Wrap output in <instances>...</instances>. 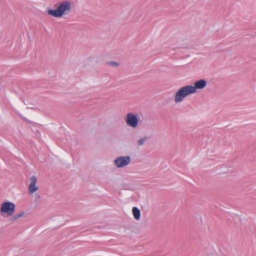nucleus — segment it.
<instances>
[{
  "label": "nucleus",
  "instance_id": "6",
  "mask_svg": "<svg viewBox=\"0 0 256 256\" xmlns=\"http://www.w3.org/2000/svg\"><path fill=\"white\" fill-rule=\"evenodd\" d=\"M206 86V81L204 79H201L196 81L194 86H190V88L193 94L195 93L196 89H202Z\"/></svg>",
  "mask_w": 256,
  "mask_h": 256
},
{
  "label": "nucleus",
  "instance_id": "11",
  "mask_svg": "<svg viewBox=\"0 0 256 256\" xmlns=\"http://www.w3.org/2000/svg\"><path fill=\"white\" fill-rule=\"evenodd\" d=\"M108 64L114 66V67H118L119 66V64H118L117 62L110 61L107 62Z\"/></svg>",
  "mask_w": 256,
  "mask_h": 256
},
{
  "label": "nucleus",
  "instance_id": "5",
  "mask_svg": "<svg viewBox=\"0 0 256 256\" xmlns=\"http://www.w3.org/2000/svg\"><path fill=\"white\" fill-rule=\"evenodd\" d=\"M130 158L129 156H119L115 160V164L118 168H123L128 165L130 162Z\"/></svg>",
  "mask_w": 256,
  "mask_h": 256
},
{
  "label": "nucleus",
  "instance_id": "3",
  "mask_svg": "<svg viewBox=\"0 0 256 256\" xmlns=\"http://www.w3.org/2000/svg\"><path fill=\"white\" fill-rule=\"evenodd\" d=\"M16 206L14 203L8 201L4 202L2 204L0 208V213L2 216V214H6L8 216H12L14 212Z\"/></svg>",
  "mask_w": 256,
  "mask_h": 256
},
{
  "label": "nucleus",
  "instance_id": "9",
  "mask_svg": "<svg viewBox=\"0 0 256 256\" xmlns=\"http://www.w3.org/2000/svg\"><path fill=\"white\" fill-rule=\"evenodd\" d=\"M148 140V138L146 136L144 137L143 138L139 140L138 141V145L139 146H142L144 143Z\"/></svg>",
  "mask_w": 256,
  "mask_h": 256
},
{
  "label": "nucleus",
  "instance_id": "4",
  "mask_svg": "<svg viewBox=\"0 0 256 256\" xmlns=\"http://www.w3.org/2000/svg\"><path fill=\"white\" fill-rule=\"evenodd\" d=\"M139 118L138 114L130 112L126 114L125 120L128 126L136 128L138 126Z\"/></svg>",
  "mask_w": 256,
  "mask_h": 256
},
{
  "label": "nucleus",
  "instance_id": "1",
  "mask_svg": "<svg viewBox=\"0 0 256 256\" xmlns=\"http://www.w3.org/2000/svg\"><path fill=\"white\" fill-rule=\"evenodd\" d=\"M71 4L68 1L62 2L56 10L49 9L48 14L56 18L62 17L64 14H68L70 11Z\"/></svg>",
  "mask_w": 256,
  "mask_h": 256
},
{
  "label": "nucleus",
  "instance_id": "10",
  "mask_svg": "<svg viewBox=\"0 0 256 256\" xmlns=\"http://www.w3.org/2000/svg\"><path fill=\"white\" fill-rule=\"evenodd\" d=\"M24 214V212H21L19 214L14 216L11 218L13 220H16L18 219V218L22 217Z\"/></svg>",
  "mask_w": 256,
  "mask_h": 256
},
{
  "label": "nucleus",
  "instance_id": "8",
  "mask_svg": "<svg viewBox=\"0 0 256 256\" xmlns=\"http://www.w3.org/2000/svg\"><path fill=\"white\" fill-rule=\"evenodd\" d=\"M132 214L134 215V218L136 220H140V210L136 206L133 207L132 209Z\"/></svg>",
  "mask_w": 256,
  "mask_h": 256
},
{
  "label": "nucleus",
  "instance_id": "7",
  "mask_svg": "<svg viewBox=\"0 0 256 256\" xmlns=\"http://www.w3.org/2000/svg\"><path fill=\"white\" fill-rule=\"evenodd\" d=\"M30 182L28 186V191L30 194H32L38 189V187L36 186V176H32L30 178Z\"/></svg>",
  "mask_w": 256,
  "mask_h": 256
},
{
  "label": "nucleus",
  "instance_id": "2",
  "mask_svg": "<svg viewBox=\"0 0 256 256\" xmlns=\"http://www.w3.org/2000/svg\"><path fill=\"white\" fill-rule=\"evenodd\" d=\"M193 94L190 88V86H186L180 88L176 94L174 102L176 103L182 102L185 97Z\"/></svg>",
  "mask_w": 256,
  "mask_h": 256
}]
</instances>
